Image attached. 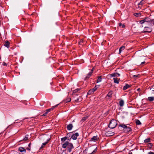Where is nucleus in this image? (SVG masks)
<instances>
[{
  "label": "nucleus",
  "instance_id": "1",
  "mask_svg": "<svg viewBox=\"0 0 154 154\" xmlns=\"http://www.w3.org/2000/svg\"><path fill=\"white\" fill-rule=\"evenodd\" d=\"M117 124L116 121L114 119H112L110 121L109 125V127L111 128H113L116 127Z\"/></svg>",
  "mask_w": 154,
  "mask_h": 154
},
{
  "label": "nucleus",
  "instance_id": "2",
  "mask_svg": "<svg viewBox=\"0 0 154 154\" xmlns=\"http://www.w3.org/2000/svg\"><path fill=\"white\" fill-rule=\"evenodd\" d=\"M119 126L125 129L124 131L126 132H129L131 131V128L128 127V126L125 125L123 124H120Z\"/></svg>",
  "mask_w": 154,
  "mask_h": 154
},
{
  "label": "nucleus",
  "instance_id": "3",
  "mask_svg": "<svg viewBox=\"0 0 154 154\" xmlns=\"http://www.w3.org/2000/svg\"><path fill=\"white\" fill-rule=\"evenodd\" d=\"M67 150L68 151L70 152L71 151V149L72 148H73V146L72 144L71 143H69V144L67 146Z\"/></svg>",
  "mask_w": 154,
  "mask_h": 154
},
{
  "label": "nucleus",
  "instance_id": "4",
  "mask_svg": "<svg viewBox=\"0 0 154 154\" xmlns=\"http://www.w3.org/2000/svg\"><path fill=\"white\" fill-rule=\"evenodd\" d=\"M97 88L96 86L93 88L89 90L88 93V94H92L97 90Z\"/></svg>",
  "mask_w": 154,
  "mask_h": 154
},
{
  "label": "nucleus",
  "instance_id": "5",
  "mask_svg": "<svg viewBox=\"0 0 154 154\" xmlns=\"http://www.w3.org/2000/svg\"><path fill=\"white\" fill-rule=\"evenodd\" d=\"M149 22V20L147 18H146L140 21V23L142 24L145 22L148 23Z\"/></svg>",
  "mask_w": 154,
  "mask_h": 154
},
{
  "label": "nucleus",
  "instance_id": "6",
  "mask_svg": "<svg viewBox=\"0 0 154 154\" xmlns=\"http://www.w3.org/2000/svg\"><path fill=\"white\" fill-rule=\"evenodd\" d=\"M146 60L145 57L144 56H141L139 57L138 60V62H140L143 61H145Z\"/></svg>",
  "mask_w": 154,
  "mask_h": 154
},
{
  "label": "nucleus",
  "instance_id": "7",
  "mask_svg": "<svg viewBox=\"0 0 154 154\" xmlns=\"http://www.w3.org/2000/svg\"><path fill=\"white\" fill-rule=\"evenodd\" d=\"M79 135V134L78 133H76L75 134H73L72 137L71 138L73 140H76L77 138V137Z\"/></svg>",
  "mask_w": 154,
  "mask_h": 154
},
{
  "label": "nucleus",
  "instance_id": "8",
  "mask_svg": "<svg viewBox=\"0 0 154 154\" xmlns=\"http://www.w3.org/2000/svg\"><path fill=\"white\" fill-rule=\"evenodd\" d=\"M152 31V29L149 27H145V31L144 32H150Z\"/></svg>",
  "mask_w": 154,
  "mask_h": 154
},
{
  "label": "nucleus",
  "instance_id": "9",
  "mask_svg": "<svg viewBox=\"0 0 154 154\" xmlns=\"http://www.w3.org/2000/svg\"><path fill=\"white\" fill-rule=\"evenodd\" d=\"M9 45H10V43L8 41L6 40L5 41V43L4 44V46L5 47H6L8 48L9 47Z\"/></svg>",
  "mask_w": 154,
  "mask_h": 154
},
{
  "label": "nucleus",
  "instance_id": "10",
  "mask_svg": "<svg viewBox=\"0 0 154 154\" xmlns=\"http://www.w3.org/2000/svg\"><path fill=\"white\" fill-rule=\"evenodd\" d=\"M106 134L108 136H110L113 135L114 134V133L111 131H109L106 132Z\"/></svg>",
  "mask_w": 154,
  "mask_h": 154
},
{
  "label": "nucleus",
  "instance_id": "11",
  "mask_svg": "<svg viewBox=\"0 0 154 154\" xmlns=\"http://www.w3.org/2000/svg\"><path fill=\"white\" fill-rule=\"evenodd\" d=\"M73 127V126L72 124H69L67 126V128L68 130H70L72 129Z\"/></svg>",
  "mask_w": 154,
  "mask_h": 154
},
{
  "label": "nucleus",
  "instance_id": "12",
  "mask_svg": "<svg viewBox=\"0 0 154 154\" xmlns=\"http://www.w3.org/2000/svg\"><path fill=\"white\" fill-rule=\"evenodd\" d=\"M112 77H119L120 76V74L118 73H115L110 75Z\"/></svg>",
  "mask_w": 154,
  "mask_h": 154
},
{
  "label": "nucleus",
  "instance_id": "13",
  "mask_svg": "<svg viewBox=\"0 0 154 154\" xmlns=\"http://www.w3.org/2000/svg\"><path fill=\"white\" fill-rule=\"evenodd\" d=\"M131 87L130 85H129L128 84H126V85L124 86V87L123 88V90H125L128 88H129Z\"/></svg>",
  "mask_w": 154,
  "mask_h": 154
},
{
  "label": "nucleus",
  "instance_id": "14",
  "mask_svg": "<svg viewBox=\"0 0 154 154\" xmlns=\"http://www.w3.org/2000/svg\"><path fill=\"white\" fill-rule=\"evenodd\" d=\"M69 142L67 141H66L65 143L63 144L62 147L63 148H66L67 147L68 145L69 144Z\"/></svg>",
  "mask_w": 154,
  "mask_h": 154
},
{
  "label": "nucleus",
  "instance_id": "15",
  "mask_svg": "<svg viewBox=\"0 0 154 154\" xmlns=\"http://www.w3.org/2000/svg\"><path fill=\"white\" fill-rule=\"evenodd\" d=\"M71 99L69 97H68L64 101L65 103H66L70 102L71 101Z\"/></svg>",
  "mask_w": 154,
  "mask_h": 154
},
{
  "label": "nucleus",
  "instance_id": "16",
  "mask_svg": "<svg viewBox=\"0 0 154 154\" xmlns=\"http://www.w3.org/2000/svg\"><path fill=\"white\" fill-rule=\"evenodd\" d=\"M19 150L20 152H22L23 151H26V150L24 148L22 147H20L19 148Z\"/></svg>",
  "mask_w": 154,
  "mask_h": 154
},
{
  "label": "nucleus",
  "instance_id": "17",
  "mask_svg": "<svg viewBox=\"0 0 154 154\" xmlns=\"http://www.w3.org/2000/svg\"><path fill=\"white\" fill-rule=\"evenodd\" d=\"M92 72H89L88 75L87 76L85 77V80H87V79H88L89 77L91 75Z\"/></svg>",
  "mask_w": 154,
  "mask_h": 154
},
{
  "label": "nucleus",
  "instance_id": "18",
  "mask_svg": "<svg viewBox=\"0 0 154 154\" xmlns=\"http://www.w3.org/2000/svg\"><path fill=\"white\" fill-rule=\"evenodd\" d=\"M148 100L150 101H153L154 100V97H149L147 99Z\"/></svg>",
  "mask_w": 154,
  "mask_h": 154
},
{
  "label": "nucleus",
  "instance_id": "19",
  "mask_svg": "<svg viewBox=\"0 0 154 154\" xmlns=\"http://www.w3.org/2000/svg\"><path fill=\"white\" fill-rule=\"evenodd\" d=\"M48 141H49V140H48L47 141V142H46L44 143H42V146L41 147H40V149L43 148L44 147V146H45L48 143Z\"/></svg>",
  "mask_w": 154,
  "mask_h": 154
},
{
  "label": "nucleus",
  "instance_id": "20",
  "mask_svg": "<svg viewBox=\"0 0 154 154\" xmlns=\"http://www.w3.org/2000/svg\"><path fill=\"white\" fill-rule=\"evenodd\" d=\"M134 15L136 17H139L141 15L140 13H135L134 14Z\"/></svg>",
  "mask_w": 154,
  "mask_h": 154
},
{
  "label": "nucleus",
  "instance_id": "21",
  "mask_svg": "<svg viewBox=\"0 0 154 154\" xmlns=\"http://www.w3.org/2000/svg\"><path fill=\"white\" fill-rule=\"evenodd\" d=\"M114 82L115 83L118 84L119 83V81L116 78H113Z\"/></svg>",
  "mask_w": 154,
  "mask_h": 154
},
{
  "label": "nucleus",
  "instance_id": "22",
  "mask_svg": "<svg viewBox=\"0 0 154 154\" xmlns=\"http://www.w3.org/2000/svg\"><path fill=\"white\" fill-rule=\"evenodd\" d=\"M112 91H110L107 94V96L109 98H110L111 97L112 95Z\"/></svg>",
  "mask_w": 154,
  "mask_h": 154
},
{
  "label": "nucleus",
  "instance_id": "23",
  "mask_svg": "<svg viewBox=\"0 0 154 154\" xmlns=\"http://www.w3.org/2000/svg\"><path fill=\"white\" fill-rule=\"evenodd\" d=\"M125 48V46H122L121 47H120V48H119V53L120 54L121 53V51L122 50H124Z\"/></svg>",
  "mask_w": 154,
  "mask_h": 154
},
{
  "label": "nucleus",
  "instance_id": "24",
  "mask_svg": "<svg viewBox=\"0 0 154 154\" xmlns=\"http://www.w3.org/2000/svg\"><path fill=\"white\" fill-rule=\"evenodd\" d=\"M97 136H94L91 138V140L93 141H95L97 140Z\"/></svg>",
  "mask_w": 154,
  "mask_h": 154
},
{
  "label": "nucleus",
  "instance_id": "25",
  "mask_svg": "<svg viewBox=\"0 0 154 154\" xmlns=\"http://www.w3.org/2000/svg\"><path fill=\"white\" fill-rule=\"evenodd\" d=\"M124 101L123 100H121L119 102V105L121 106H122L124 105Z\"/></svg>",
  "mask_w": 154,
  "mask_h": 154
},
{
  "label": "nucleus",
  "instance_id": "26",
  "mask_svg": "<svg viewBox=\"0 0 154 154\" xmlns=\"http://www.w3.org/2000/svg\"><path fill=\"white\" fill-rule=\"evenodd\" d=\"M101 80L102 79L101 76H99L97 82V83L100 82L101 81Z\"/></svg>",
  "mask_w": 154,
  "mask_h": 154
},
{
  "label": "nucleus",
  "instance_id": "27",
  "mask_svg": "<svg viewBox=\"0 0 154 154\" xmlns=\"http://www.w3.org/2000/svg\"><path fill=\"white\" fill-rule=\"evenodd\" d=\"M136 123L137 125H139L141 124V123L140 121L138 120H136Z\"/></svg>",
  "mask_w": 154,
  "mask_h": 154
},
{
  "label": "nucleus",
  "instance_id": "28",
  "mask_svg": "<svg viewBox=\"0 0 154 154\" xmlns=\"http://www.w3.org/2000/svg\"><path fill=\"white\" fill-rule=\"evenodd\" d=\"M81 100V98L80 97H78L77 99H75V101H79Z\"/></svg>",
  "mask_w": 154,
  "mask_h": 154
},
{
  "label": "nucleus",
  "instance_id": "29",
  "mask_svg": "<svg viewBox=\"0 0 154 154\" xmlns=\"http://www.w3.org/2000/svg\"><path fill=\"white\" fill-rule=\"evenodd\" d=\"M139 76L140 75H134L133 76V78L134 79H136L137 78L139 77Z\"/></svg>",
  "mask_w": 154,
  "mask_h": 154
},
{
  "label": "nucleus",
  "instance_id": "30",
  "mask_svg": "<svg viewBox=\"0 0 154 154\" xmlns=\"http://www.w3.org/2000/svg\"><path fill=\"white\" fill-rule=\"evenodd\" d=\"M145 3V1L144 0H141L139 3L142 5Z\"/></svg>",
  "mask_w": 154,
  "mask_h": 154
},
{
  "label": "nucleus",
  "instance_id": "31",
  "mask_svg": "<svg viewBox=\"0 0 154 154\" xmlns=\"http://www.w3.org/2000/svg\"><path fill=\"white\" fill-rule=\"evenodd\" d=\"M150 139L149 138H148L144 140V142L145 143H148L150 142Z\"/></svg>",
  "mask_w": 154,
  "mask_h": 154
},
{
  "label": "nucleus",
  "instance_id": "32",
  "mask_svg": "<svg viewBox=\"0 0 154 154\" xmlns=\"http://www.w3.org/2000/svg\"><path fill=\"white\" fill-rule=\"evenodd\" d=\"M67 139V137H64L62 138L61 139V140L62 141H64Z\"/></svg>",
  "mask_w": 154,
  "mask_h": 154
},
{
  "label": "nucleus",
  "instance_id": "33",
  "mask_svg": "<svg viewBox=\"0 0 154 154\" xmlns=\"http://www.w3.org/2000/svg\"><path fill=\"white\" fill-rule=\"evenodd\" d=\"M88 118V117H85L83 118L82 119V121L83 122H84L85 120H86Z\"/></svg>",
  "mask_w": 154,
  "mask_h": 154
},
{
  "label": "nucleus",
  "instance_id": "34",
  "mask_svg": "<svg viewBox=\"0 0 154 154\" xmlns=\"http://www.w3.org/2000/svg\"><path fill=\"white\" fill-rule=\"evenodd\" d=\"M119 25L120 26H122V28H124L125 27V25L124 24H122L121 23H119Z\"/></svg>",
  "mask_w": 154,
  "mask_h": 154
},
{
  "label": "nucleus",
  "instance_id": "35",
  "mask_svg": "<svg viewBox=\"0 0 154 154\" xmlns=\"http://www.w3.org/2000/svg\"><path fill=\"white\" fill-rule=\"evenodd\" d=\"M142 5H141L140 3L138 4V8L139 9H141Z\"/></svg>",
  "mask_w": 154,
  "mask_h": 154
},
{
  "label": "nucleus",
  "instance_id": "36",
  "mask_svg": "<svg viewBox=\"0 0 154 154\" xmlns=\"http://www.w3.org/2000/svg\"><path fill=\"white\" fill-rule=\"evenodd\" d=\"M97 150V148H96L91 153H88V154H93L95 153V152Z\"/></svg>",
  "mask_w": 154,
  "mask_h": 154
},
{
  "label": "nucleus",
  "instance_id": "37",
  "mask_svg": "<svg viewBox=\"0 0 154 154\" xmlns=\"http://www.w3.org/2000/svg\"><path fill=\"white\" fill-rule=\"evenodd\" d=\"M28 139V137H27L26 136L23 139V140L24 141H26Z\"/></svg>",
  "mask_w": 154,
  "mask_h": 154
},
{
  "label": "nucleus",
  "instance_id": "38",
  "mask_svg": "<svg viewBox=\"0 0 154 154\" xmlns=\"http://www.w3.org/2000/svg\"><path fill=\"white\" fill-rule=\"evenodd\" d=\"M58 105V104L55 105L54 106H53L51 108H50V109H51V110H53L54 108H55V107L57 106Z\"/></svg>",
  "mask_w": 154,
  "mask_h": 154
},
{
  "label": "nucleus",
  "instance_id": "39",
  "mask_svg": "<svg viewBox=\"0 0 154 154\" xmlns=\"http://www.w3.org/2000/svg\"><path fill=\"white\" fill-rule=\"evenodd\" d=\"M51 110V109H48L46 110V113H48Z\"/></svg>",
  "mask_w": 154,
  "mask_h": 154
},
{
  "label": "nucleus",
  "instance_id": "40",
  "mask_svg": "<svg viewBox=\"0 0 154 154\" xmlns=\"http://www.w3.org/2000/svg\"><path fill=\"white\" fill-rule=\"evenodd\" d=\"M47 113H46V112H45V114H43V115H42V116H45L46 115H47Z\"/></svg>",
  "mask_w": 154,
  "mask_h": 154
},
{
  "label": "nucleus",
  "instance_id": "41",
  "mask_svg": "<svg viewBox=\"0 0 154 154\" xmlns=\"http://www.w3.org/2000/svg\"><path fill=\"white\" fill-rule=\"evenodd\" d=\"M148 154H154V153L152 152H148Z\"/></svg>",
  "mask_w": 154,
  "mask_h": 154
},
{
  "label": "nucleus",
  "instance_id": "42",
  "mask_svg": "<svg viewBox=\"0 0 154 154\" xmlns=\"http://www.w3.org/2000/svg\"><path fill=\"white\" fill-rule=\"evenodd\" d=\"M2 64L4 66H6L7 65L6 63L5 62L3 63Z\"/></svg>",
  "mask_w": 154,
  "mask_h": 154
},
{
  "label": "nucleus",
  "instance_id": "43",
  "mask_svg": "<svg viewBox=\"0 0 154 154\" xmlns=\"http://www.w3.org/2000/svg\"><path fill=\"white\" fill-rule=\"evenodd\" d=\"M145 63V62L144 61H143L141 62V64H143Z\"/></svg>",
  "mask_w": 154,
  "mask_h": 154
},
{
  "label": "nucleus",
  "instance_id": "44",
  "mask_svg": "<svg viewBox=\"0 0 154 154\" xmlns=\"http://www.w3.org/2000/svg\"><path fill=\"white\" fill-rule=\"evenodd\" d=\"M30 148H29H29L27 147V148H26V149L27 150H28L29 151H30Z\"/></svg>",
  "mask_w": 154,
  "mask_h": 154
},
{
  "label": "nucleus",
  "instance_id": "45",
  "mask_svg": "<svg viewBox=\"0 0 154 154\" xmlns=\"http://www.w3.org/2000/svg\"><path fill=\"white\" fill-rule=\"evenodd\" d=\"M31 145V143H29L28 145V146L30 148Z\"/></svg>",
  "mask_w": 154,
  "mask_h": 154
},
{
  "label": "nucleus",
  "instance_id": "46",
  "mask_svg": "<svg viewBox=\"0 0 154 154\" xmlns=\"http://www.w3.org/2000/svg\"><path fill=\"white\" fill-rule=\"evenodd\" d=\"M140 88H138L137 89V91H140Z\"/></svg>",
  "mask_w": 154,
  "mask_h": 154
},
{
  "label": "nucleus",
  "instance_id": "47",
  "mask_svg": "<svg viewBox=\"0 0 154 154\" xmlns=\"http://www.w3.org/2000/svg\"><path fill=\"white\" fill-rule=\"evenodd\" d=\"M151 21L153 22V24L154 25V20H152Z\"/></svg>",
  "mask_w": 154,
  "mask_h": 154
},
{
  "label": "nucleus",
  "instance_id": "48",
  "mask_svg": "<svg viewBox=\"0 0 154 154\" xmlns=\"http://www.w3.org/2000/svg\"><path fill=\"white\" fill-rule=\"evenodd\" d=\"M79 90V89L75 90H74V92H76V91H78Z\"/></svg>",
  "mask_w": 154,
  "mask_h": 154
},
{
  "label": "nucleus",
  "instance_id": "49",
  "mask_svg": "<svg viewBox=\"0 0 154 154\" xmlns=\"http://www.w3.org/2000/svg\"><path fill=\"white\" fill-rule=\"evenodd\" d=\"M94 70V68H93L92 69V70H91V72H93V70Z\"/></svg>",
  "mask_w": 154,
  "mask_h": 154
},
{
  "label": "nucleus",
  "instance_id": "50",
  "mask_svg": "<svg viewBox=\"0 0 154 154\" xmlns=\"http://www.w3.org/2000/svg\"><path fill=\"white\" fill-rule=\"evenodd\" d=\"M15 154H20L17 152H16L15 153Z\"/></svg>",
  "mask_w": 154,
  "mask_h": 154
},
{
  "label": "nucleus",
  "instance_id": "51",
  "mask_svg": "<svg viewBox=\"0 0 154 154\" xmlns=\"http://www.w3.org/2000/svg\"><path fill=\"white\" fill-rule=\"evenodd\" d=\"M2 8V6H0V9H2V8Z\"/></svg>",
  "mask_w": 154,
  "mask_h": 154
},
{
  "label": "nucleus",
  "instance_id": "52",
  "mask_svg": "<svg viewBox=\"0 0 154 154\" xmlns=\"http://www.w3.org/2000/svg\"><path fill=\"white\" fill-rule=\"evenodd\" d=\"M69 134H67V136H68V135H69Z\"/></svg>",
  "mask_w": 154,
  "mask_h": 154
},
{
  "label": "nucleus",
  "instance_id": "53",
  "mask_svg": "<svg viewBox=\"0 0 154 154\" xmlns=\"http://www.w3.org/2000/svg\"><path fill=\"white\" fill-rule=\"evenodd\" d=\"M141 95V94L140 93V94H139V95Z\"/></svg>",
  "mask_w": 154,
  "mask_h": 154
},
{
  "label": "nucleus",
  "instance_id": "54",
  "mask_svg": "<svg viewBox=\"0 0 154 154\" xmlns=\"http://www.w3.org/2000/svg\"><path fill=\"white\" fill-rule=\"evenodd\" d=\"M152 91H154V90H152Z\"/></svg>",
  "mask_w": 154,
  "mask_h": 154
}]
</instances>
